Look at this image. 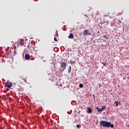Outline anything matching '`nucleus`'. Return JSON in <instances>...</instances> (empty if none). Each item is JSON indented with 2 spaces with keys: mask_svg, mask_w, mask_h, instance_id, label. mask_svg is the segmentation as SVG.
I'll list each match as a JSON object with an SVG mask.
<instances>
[{
  "mask_svg": "<svg viewBox=\"0 0 129 129\" xmlns=\"http://www.w3.org/2000/svg\"><path fill=\"white\" fill-rule=\"evenodd\" d=\"M1 129H5V128H1Z\"/></svg>",
  "mask_w": 129,
  "mask_h": 129,
  "instance_id": "4be33fe9",
  "label": "nucleus"
},
{
  "mask_svg": "<svg viewBox=\"0 0 129 129\" xmlns=\"http://www.w3.org/2000/svg\"><path fill=\"white\" fill-rule=\"evenodd\" d=\"M81 126V125H80V124L76 125V127H77V128H80Z\"/></svg>",
  "mask_w": 129,
  "mask_h": 129,
  "instance_id": "4468645a",
  "label": "nucleus"
},
{
  "mask_svg": "<svg viewBox=\"0 0 129 129\" xmlns=\"http://www.w3.org/2000/svg\"><path fill=\"white\" fill-rule=\"evenodd\" d=\"M15 46H16V47H17V48H19V47H20V40H18L15 43Z\"/></svg>",
  "mask_w": 129,
  "mask_h": 129,
  "instance_id": "0eeeda50",
  "label": "nucleus"
},
{
  "mask_svg": "<svg viewBox=\"0 0 129 129\" xmlns=\"http://www.w3.org/2000/svg\"><path fill=\"white\" fill-rule=\"evenodd\" d=\"M100 125H101V126H103L104 127L113 128L114 126L113 124H111V122L105 120H101L100 121Z\"/></svg>",
  "mask_w": 129,
  "mask_h": 129,
  "instance_id": "f257e3e1",
  "label": "nucleus"
},
{
  "mask_svg": "<svg viewBox=\"0 0 129 129\" xmlns=\"http://www.w3.org/2000/svg\"><path fill=\"white\" fill-rule=\"evenodd\" d=\"M60 67L61 68H63V69H65L66 68V63L63 61H61L60 62Z\"/></svg>",
  "mask_w": 129,
  "mask_h": 129,
  "instance_id": "20e7f679",
  "label": "nucleus"
},
{
  "mask_svg": "<svg viewBox=\"0 0 129 129\" xmlns=\"http://www.w3.org/2000/svg\"><path fill=\"white\" fill-rule=\"evenodd\" d=\"M89 33V31H88V29H85L83 32V35L84 36H87L88 34Z\"/></svg>",
  "mask_w": 129,
  "mask_h": 129,
  "instance_id": "39448f33",
  "label": "nucleus"
},
{
  "mask_svg": "<svg viewBox=\"0 0 129 129\" xmlns=\"http://www.w3.org/2000/svg\"><path fill=\"white\" fill-rule=\"evenodd\" d=\"M13 44H14V45H15V43H14V42H13Z\"/></svg>",
  "mask_w": 129,
  "mask_h": 129,
  "instance_id": "412c9836",
  "label": "nucleus"
},
{
  "mask_svg": "<svg viewBox=\"0 0 129 129\" xmlns=\"http://www.w3.org/2000/svg\"><path fill=\"white\" fill-rule=\"evenodd\" d=\"M128 127H129V124L128 125Z\"/></svg>",
  "mask_w": 129,
  "mask_h": 129,
  "instance_id": "b1692460",
  "label": "nucleus"
},
{
  "mask_svg": "<svg viewBox=\"0 0 129 129\" xmlns=\"http://www.w3.org/2000/svg\"><path fill=\"white\" fill-rule=\"evenodd\" d=\"M71 64H73V61L72 60H71Z\"/></svg>",
  "mask_w": 129,
  "mask_h": 129,
  "instance_id": "6ab92c4d",
  "label": "nucleus"
},
{
  "mask_svg": "<svg viewBox=\"0 0 129 129\" xmlns=\"http://www.w3.org/2000/svg\"><path fill=\"white\" fill-rule=\"evenodd\" d=\"M69 39H73L74 38V35L73 33H71L70 34V35L68 36Z\"/></svg>",
  "mask_w": 129,
  "mask_h": 129,
  "instance_id": "1a4fd4ad",
  "label": "nucleus"
},
{
  "mask_svg": "<svg viewBox=\"0 0 129 129\" xmlns=\"http://www.w3.org/2000/svg\"><path fill=\"white\" fill-rule=\"evenodd\" d=\"M6 86L8 88H11L13 86V84L11 82H7L6 83Z\"/></svg>",
  "mask_w": 129,
  "mask_h": 129,
  "instance_id": "7ed1b4c3",
  "label": "nucleus"
},
{
  "mask_svg": "<svg viewBox=\"0 0 129 129\" xmlns=\"http://www.w3.org/2000/svg\"><path fill=\"white\" fill-rule=\"evenodd\" d=\"M118 87H119V86H118Z\"/></svg>",
  "mask_w": 129,
  "mask_h": 129,
  "instance_id": "5701e85b",
  "label": "nucleus"
},
{
  "mask_svg": "<svg viewBox=\"0 0 129 129\" xmlns=\"http://www.w3.org/2000/svg\"><path fill=\"white\" fill-rule=\"evenodd\" d=\"M115 103H116V106H118V104H119V101H115Z\"/></svg>",
  "mask_w": 129,
  "mask_h": 129,
  "instance_id": "f8f14e48",
  "label": "nucleus"
},
{
  "mask_svg": "<svg viewBox=\"0 0 129 129\" xmlns=\"http://www.w3.org/2000/svg\"><path fill=\"white\" fill-rule=\"evenodd\" d=\"M25 58L26 59V60H29V59H30V54H26L25 56Z\"/></svg>",
  "mask_w": 129,
  "mask_h": 129,
  "instance_id": "6e6552de",
  "label": "nucleus"
},
{
  "mask_svg": "<svg viewBox=\"0 0 129 129\" xmlns=\"http://www.w3.org/2000/svg\"><path fill=\"white\" fill-rule=\"evenodd\" d=\"M13 49L15 50L14 54H17V52H16V49H17V47H16V45H14Z\"/></svg>",
  "mask_w": 129,
  "mask_h": 129,
  "instance_id": "9b49d317",
  "label": "nucleus"
},
{
  "mask_svg": "<svg viewBox=\"0 0 129 129\" xmlns=\"http://www.w3.org/2000/svg\"><path fill=\"white\" fill-rule=\"evenodd\" d=\"M28 49H29V46H28Z\"/></svg>",
  "mask_w": 129,
  "mask_h": 129,
  "instance_id": "393cba45",
  "label": "nucleus"
},
{
  "mask_svg": "<svg viewBox=\"0 0 129 129\" xmlns=\"http://www.w3.org/2000/svg\"><path fill=\"white\" fill-rule=\"evenodd\" d=\"M54 41H55V42H58V40H57V38L56 37L54 38Z\"/></svg>",
  "mask_w": 129,
  "mask_h": 129,
  "instance_id": "f3484780",
  "label": "nucleus"
},
{
  "mask_svg": "<svg viewBox=\"0 0 129 129\" xmlns=\"http://www.w3.org/2000/svg\"><path fill=\"white\" fill-rule=\"evenodd\" d=\"M20 45H22V46H23L25 44V41L24 40V39H21L20 40H19Z\"/></svg>",
  "mask_w": 129,
  "mask_h": 129,
  "instance_id": "423d86ee",
  "label": "nucleus"
},
{
  "mask_svg": "<svg viewBox=\"0 0 129 129\" xmlns=\"http://www.w3.org/2000/svg\"><path fill=\"white\" fill-rule=\"evenodd\" d=\"M55 36L56 37H57L58 38V37H59V35L58 34V31H56L55 32Z\"/></svg>",
  "mask_w": 129,
  "mask_h": 129,
  "instance_id": "ddd939ff",
  "label": "nucleus"
},
{
  "mask_svg": "<svg viewBox=\"0 0 129 129\" xmlns=\"http://www.w3.org/2000/svg\"><path fill=\"white\" fill-rule=\"evenodd\" d=\"M103 37H104V38H106V36L105 35H104Z\"/></svg>",
  "mask_w": 129,
  "mask_h": 129,
  "instance_id": "aec40b11",
  "label": "nucleus"
},
{
  "mask_svg": "<svg viewBox=\"0 0 129 129\" xmlns=\"http://www.w3.org/2000/svg\"><path fill=\"white\" fill-rule=\"evenodd\" d=\"M102 64H103L104 66H106V62H102Z\"/></svg>",
  "mask_w": 129,
  "mask_h": 129,
  "instance_id": "a211bd4d",
  "label": "nucleus"
},
{
  "mask_svg": "<svg viewBox=\"0 0 129 129\" xmlns=\"http://www.w3.org/2000/svg\"><path fill=\"white\" fill-rule=\"evenodd\" d=\"M106 108V106H102L101 108H99L98 107H97V111L99 112H102L103 111V110H104V109H105V108Z\"/></svg>",
  "mask_w": 129,
  "mask_h": 129,
  "instance_id": "f03ea898",
  "label": "nucleus"
},
{
  "mask_svg": "<svg viewBox=\"0 0 129 129\" xmlns=\"http://www.w3.org/2000/svg\"><path fill=\"white\" fill-rule=\"evenodd\" d=\"M71 71V66H70L68 69V72L69 73H70V72Z\"/></svg>",
  "mask_w": 129,
  "mask_h": 129,
  "instance_id": "2eb2a0df",
  "label": "nucleus"
},
{
  "mask_svg": "<svg viewBox=\"0 0 129 129\" xmlns=\"http://www.w3.org/2000/svg\"><path fill=\"white\" fill-rule=\"evenodd\" d=\"M87 109L88 110L87 111L88 113H91V112H92V109H91V108H90L89 107H87Z\"/></svg>",
  "mask_w": 129,
  "mask_h": 129,
  "instance_id": "9d476101",
  "label": "nucleus"
},
{
  "mask_svg": "<svg viewBox=\"0 0 129 129\" xmlns=\"http://www.w3.org/2000/svg\"><path fill=\"white\" fill-rule=\"evenodd\" d=\"M79 87H80V88H83V84H80Z\"/></svg>",
  "mask_w": 129,
  "mask_h": 129,
  "instance_id": "dca6fc26",
  "label": "nucleus"
}]
</instances>
